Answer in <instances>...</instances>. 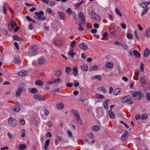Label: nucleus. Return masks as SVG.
Instances as JSON below:
<instances>
[{"mask_svg":"<svg viewBox=\"0 0 150 150\" xmlns=\"http://www.w3.org/2000/svg\"><path fill=\"white\" fill-rule=\"evenodd\" d=\"M35 84L39 86H42L43 85V83L40 80H38L35 81Z\"/></svg>","mask_w":150,"mask_h":150,"instance_id":"e433bc0d","label":"nucleus"},{"mask_svg":"<svg viewBox=\"0 0 150 150\" xmlns=\"http://www.w3.org/2000/svg\"><path fill=\"white\" fill-rule=\"evenodd\" d=\"M140 69L141 70V71L142 72H143L144 71V66L142 63L141 64L140 67Z\"/></svg>","mask_w":150,"mask_h":150,"instance_id":"864d4df0","label":"nucleus"},{"mask_svg":"<svg viewBox=\"0 0 150 150\" xmlns=\"http://www.w3.org/2000/svg\"><path fill=\"white\" fill-rule=\"evenodd\" d=\"M55 83V79H52L50 81L48 82L47 83L48 84H52L54 83Z\"/></svg>","mask_w":150,"mask_h":150,"instance_id":"5fc2aeb1","label":"nucleus"},{"mask_svg":"<svg viewBox=\"0 0 150 150\" xmlns=\"http://www.w3.org/2000/svg\"><path fill=\"white\" fill-rule=\"evenodd\" d=\"M79 47L81 49L84 50H86L88 49V47L86 43L81 42L79 45Z\"/></svg>","mask_w":150,"mask_h":150,"instance_id":"1a4fd4ad","label":"nucleus"},{"mask_svg":"<svg viewBox=\"0 0 150 150\" xmlns=\"http://www.w3.org/2000/svg\"><path fill=\"white\" fill-rule=\"evenodd\" d=\"M10 109L13 111L17 112L21 110L20 108L18 106L12 107Z\"/></svg>","mask_w":150,"mask_h":150,"instance_id":"2eb2a0df","label":"nucleus"},{"mask_svg":"<svg viewBox=\"0 0 150 150\" xmlns=\"http://www.w3.org/2000/svg\"><path fill=\"white\" fill-rule=\"evenodd\" d=\"M3 12L5 14H6V11L7 10V9L5 7L4 5L3 6Z\"/></svg>","mask_w":150,"mask_h":150,"instance_id":"603ef678","label":"nucleus"},{"mask_svg":"<svg viewBox=\"0 0 150 150\" xmlns=\"http://www.w3.org/2000/svg\"><path fill=\"white\" fill-rule=\"evenodd\" d=\"M148 11V8H146L143 10V12L141 14V16H142L143 15L146 14Z\"/></svg>","mask_w":150,"mask_h":150,"instance_id":"09e8293b","label":"nucleus"},{"mask_svg":"<svg viewBox=\"0 0 150 150\" xmlns=\"http://www.w3.org/2000/svg\"><path fill=\"white\" fill-rule=\"evenodd\" d=\"M14 45L15 47H16L18 50H19V47L18 45V44L17 42H14Z\"/></svg>","mask_w":150,"mask_h":150,"instance_id":"680f3d73","label":"nucleus"},{"mask_svg":"<svg viewBox=\"0 0 150 150\" xmlns=\"http://www.w3.org/2000/svg\"><path fill=\"white\" fill-rule=\"evenodd\" d=\"M62 137L60 136H57L55 139V143L56 146L59 143V142H62Z\"/></svg>","mask_w":150,"mask_h":150,"instance_id":"f8f14e48","label":"nucleus"},{"mask_svg":"<svg viewBox=\"0 0 150 150\" xmlns=\"http://www.w3.org/2000/svg\"><path fill=\"white\" fill-rule=\"evenodd\" d=\"M144 56L146 57H147L150 54V50H149L147 48L144 50Z\"/></svg>","mask_w":150,"mask_h":150,"instance_id":"ddd939ff","label":"nucleus"},{"mask_svg":"<svg viewBox=\"0 0 150 150\" xmlns=\"http://www.w3.org/2000/svg\"><path fill=\"white\" fill-rule=\"evenodd\" d=\"M129 93L132 94V96L133 97H135L137 96L139 97L138 100H140V98L142 96V94L140 91H129Z\"/></svg>","mask_w":150,"mask_h":150,"instance_id":"39448f33","label":"nucleus"},{"mask_svg":"<svg viewBox=\"0 0 150 150\" xmlns=\"http://www.w3.org/2000/svg\"><path fill=\"white\" fill-rule=\"evenodd\" d=\"M121 25L122 28L123 29H126V25L125 24H124L123 23H121Z\"/></svg>","mask_w":150,"mask_h":150,"instance_id":"774afa93","label":"nucleus"},{"mask_svg":"<svg viewBox=\"0 0 150 150\" xmlns=\"http://www.w3.org/2000/svg\"><path fill=\"white\" fill-rule=\"evenodd\" d=\"M35 14L37 16V18L34 17L36 19L38 20H41L42 21L44 20L45 19V18L43 15L44 14V12L42 11H41L39 12H35Z\"/></svg>","mask_w":150,"mask_h":150,"instance_id":"f03ea898","label":"nucleus"},{"mask_svg":"<svg viewBox=\"0 0 150 150\" xmlns=\"http://www.w3.org/2000/svg\"><path fill=\"white\" fill-rule=\"evenodd\" d=\"M14 61L15 63L17 64H19L21 62L20 60L19 59L16 58L14 59Z\"/></svg>","mask_w":150,"mask_h":150,"instance_id":"c03bdc74","label":"nucleus"},{"mask_svg":"<svg viewBox=\"0 0 150 150\" xmlns=\"http://www.w3.org/2000/svg\"><path fill=\"white\" fill-rule=\"evenodd\" d=\"M98 67L97 65H94L91 69L90 70L92 71H96L98 69Z\"/></svg>","mask_w":150,"mask_h":150,"instance_id":"ea45409f","label":"nucleus"},{"mask_svg":"<svg viewBox=\"0 0 150 150\" xmlns=\"http://www.w3.org/2000/svg\"><path fill=\"white\" fill-rule=\"evenodd\" d=\"M34 98L38 100L39 101H44L45 99L44 97L42 95L38 94H36L34 95Z\"/></svg>","mask_w":150,"mask_h":150,"instance_id":"0eeeda50","label":"nucleus"},{"mask_svg":"<svg viewBox=\"0 0 150 150\" xmlns=\"http://www.w3.org/2000/svg\"><path fill=\"white\" fill-rule=\"evenodd\" d=\"M81 68L84 71H86L88 70V66L86 64H84L80 66Z\"/></svg>","mask_w":150,"mask_h":150,"instance_id":"412c9836","label":"nucleus"},{"mask_svg":"<svg viewBox=\"0 0 150 150\" xmlns=\"http://www.w3.org/2000/svg\"><path fill=\"white\" fill-rule=\"evenodd\" d=\"M13 38L15 40L20 41H23L24 40L23 39L21 38L18 37L16 35H14L13 36Z\"/></svg>","mask_w":150,"mask_h":150,"instance_id":"6ab92c4d","label":"nucleus"},{"mask_svg":"<svg viewBox=\"0 0 150 150\" xmlns=\"http://www.w3.org/2000/svg\"><path fill=\"white\" fill-rule=\"evenodd\" d=\"M115 11L116 13L120 17H122V14L120 13V10L117 8H115Z\"/></svg>","mask_w":150,"mask_h":150,"instance_id":"f704fd0d","label":"nucleus"},{"mask_svg":"<svg viewBox=\"0 0 150 150\" xmlns=\"http://www.w3.org/2000/svg\"><path fill=\"white\" fill-rule=\"evenodd\" d=\"M127 37L129 39H131L133 38V35L130 34H127Z\"/></svg>","mask_w":150,"mask_h":150,"instance_id":"4d7b16f0","label":"nucleus"},{"mask_svg":"<svg viewBox=\"0 0 150 150\" xmlns=\"http://www.w3.org/2000/svg\"><path fill=\"white\" fill-rule=\"evenodd\" d=\"M128 134V132L127 131H125L124 133L122 136V139H127V135Z\"/></svg>","mask_w":150,"mask_h":150,"instance_id":"a878e982","label":"nucleus"},{"mask_svg":"<svg viewBox=\"0 0 150 150\" xmlns=\"http://www.w3.org/2000/svg\"><path fill=\"white\" fill-rule=\"evenodd\" d=\"M83 1H82L79 3L75 4V6L76 8H79L83 3Z\"/></svg>","mask_w":150,"mask_h":150,"instance_id":"79ce46f5","label":"nucleus"},{"mask_svg":"<svg viewBox=\"0 0 150 150\" xmlns=\"http://www.w3.org/2000/svg\"><path fill=\"white\" fill-rule=\"evenodd\" d=\"M25 136V131L24 129H22L21 131V137L22 138H24Z\"/></svg>","mask_w":150,"mask_h":150,"instance_id":"58836bf2","label":"nucleus"},{"mask_svg":"<svg viewBox=\"0 0 150 150\" xmlns=\"http://www.w3.org/2000/svg\"><path fill=\"white\" fill-rule=\"evenodd\" d=\"M57 14L62 20H65L66 16L64 13L61 11H58L57 12Z\"/></svg>","mask_w":150,"mask_h":150,"instance_id":"9b49d317","label":"nucleus"},{"mask_svg":"<svg viewBox=\"0 0 150 150\" xmlns=\"http://www.w3.org/2000/svg\"><path fill=\"white\" fill-rule=\"evenodd\" d=\"M44 112L46 115H48L49 114V112L47 110L45 109L44 110Z\"/></svg>","mask_w":150,"mask_h":150,"instance_id":"338daca9","label":"nucleus"},{"mask_svg":"<svg viewBox=\"0 0 150 150\" xmlns=\"http://www.w3.org/2000/svg\"><path fill=\"white\" fill-rule=\"evenodd\" d=\"M8 123L11 126H14L16 125V119L12 117H10L9 119Z\"/></svg>","mask_w":150,"mask_h":150,"instance_id":"423d86ee","label":"nucleus"},{"mask_svg":"<svg viewBox=\"0 0 150 150\" xmlns=\"http://www.w3.org/2000/svg\"><path fill=\"white\" fill-rule=\"evenodd\" d=\"M78 17L79 20L76 22V23H78L79 25V27L78 28L79 30L80 31H82L83 30V28L81 26L82 23L85 24V16L83 13L82 12H80L78 15Z\"/></svg>","mask_w":150,"mask_h":150,"instance_id":"f257e3e1","label":"nucleus"},{"mask_svg":"<svg viewBox=\"0 0 150 150\" xmlns=\"http://www.w3.org/2000/svg\"><path fill=\"white\" fill-rule=\"evenodd\" d=\"M71 57H74V55L76 54L74 52H72L70 51L69 52L67 53Z\"/></svg>","mask_w":150,"mask_h":150,"instance_id":"a18cd8bd","label":"nucleus"},{"mask_svg":"<svg viewBox=\"0 0 150 150\" xmlns=\"http://www.w3.org/2000/svg\"><path fill=\"white\" fill-rule=\"evenodd\" d=\"M109 101V100H107L103 103V106L105 108H108V102Z\"/></svg>","mask_w":150,"mask_h":150,"instance_id":"2f4dec72","label":"nucleus"},{"mask_svg":"<svg viewBox=\"0 0 150 150\" xmlns=\"http://www.w3.org/2000/svg\"><path fill=\"white\" fill-rule=\"evenodd\" d=\"M109 114L111 118L114 119L115 116L113 112L111 110H109L108 111Z\"/></svg>","mask_w":150,"mask_h":150,"instance_id":"7c9ffc66","label":"nucleus"},{"mask_svg":"<svg viewBox=\"0 0 150 150\" xmlns=\"http://www.w3.org/2000/svg\"><path fill=\"white\" fill-rule=\"evenodd\" d=\"M76 44V41L75 40H73L71 43V46L72 48H74V46Z\"/></svg>","mask_w":150,"mask_h":150,"instance_id":"de8ad7c7","label":"nucleus"},{"mask_svg":"<svg viewBox=\"0 0 150 150\" xmlns=\"http://www.w3.org/2000/svg\"><path fill=\"white\" fill-rule=\"evenodd\" d=\"M22 91V89L21 88H19L16 93V96L17 97H19L21 94V92Z\"/></svg>","mask_w":150,"mask_h":150,"instance_id":"b1692460","label":"nucleus"},{"mask_svg":"<svg viewBox=\"0 0 150 150\" xmlns=\"http://www.w3.org/2000/svg\"><path fill=\"white\" fill-rule=\"evenodd\" d=\"M37 47L36 45L32 46L30 49L31 51L33 52H35L37 50Z\"/></svg>","mask_w":150,"mask_h":150,"instance_id":"72a5a7b5","label":"nucleus"},{"mask_svg":"<svg viewBox=\"0 0 150 150\" xmlns=\"http://www.w3.org/2000/svg\"><path fill=\"white\" fill-rule=\"evenodd\" d=\"M29 92L32 93H35L37 92V90L35 88H32L31 89Z\"/></svg>","mask_w":150,"mask_h":150,"instance_id":"a19ab883","label":"nucleus"},{"mask_svg":"<svg viewBox=\"0 0 150 150\" xmlns=\"http://www.w3.org/2000/svg\"><path fill=\"white\" fill-rule=\"evenodd\" d=\"M45 61L44 59V58L41 57L38 60V62L39 64H42L45 63Z\"/></svg>","mask_w":150,"mask_h":150,"instance_id":"c756f323","label":"nucleus"},{"mask_svg":"<svg viewBox=\"0 0 150 150\" xmlns=\"http://www.w3.org/2000/svg\"><path fill=\"white\" fill-rule=\"evenodd\" d=\"M121 90L122 89L120 88H117L115 89L113 91V94L115 96L117 95L121 91Z\"/></svg>","mask_w":150,"mask_h":150,"instance_id":"4468645a","label":"nucleus"},{"mask_svg":"<svg viewBox=\"0 0 150 150\" xmlns=\"http://www.w3.org/2000/svg\"><path fill=\"white\" fill-rule=\"evenodd\" d=\"M140 73V71L138 70H135V73L136 74L137 76V78L136 79V80H138V76H139Z\"/></svg>","mask_w":150,"mask_h":150,"instance_id":"37998d69","label":"nucleus"},{"mask_svg":"<svg viewBox=\"0 0 150 150\" xmlns=\"http://www.w3.org/2000/svg\"><path fill=\"white\" fill-rule=\"evenodd\" d=\"M47 124L49 127H51L52 125V124L50 121H48Z\"/></svg>","mask_w":150,"mask_h":150,"instance_id":"e2e57ef3","label":"nucleus"},{"mask_svg":"<svg viewBox=\"0 0 150 150\" xmlns=\"http://www.w3.org/2000/svg\"><path fill=\"white\" fill-rule=\"evenodd\" d=\"M147 115L145 114H144L142 115L141 117V119H142V120H143L144 119H146L147 118Z\"/></svg>","mask_w":150,"mask_h":150,"instance_id":"49530a36","label":"nucleus"},{"mask_svg":"<svg viewBox=\"0 0 150 150\" xmlns=\"http://www.w3.org/2000/svg\"><path fill=\"white\" fill-rule=\"evenodd\" d=\"M87 135L88 137L91 138V139H93V136L92 133L91 132L87 134Z\"/></svg>","mask_w":150,"mask_h":150,"instance_id":"6e6d98bb","label":"nucleus"},{"mask_svg":"<svg viewBox=\"0 0 150 150\" xmlns=\"http://www.w3.org/2000/svg\"><path fill=\"white\" fill-rule=\"evenodd\" d=\"M91 16L92 18L97 21L100 20V17L98 15L94 13H92L91 15Z\"/></svg>","mask_w":150,"mask_h":150,"instance_id":"9d476101","label":"nucleus"},{"mask_svg":"<svg viewBox=\"0 0 150 150\" xmlns=\"http://www.w3.org/2000/svg\"><path fill=\"white\" fill-rule=\"evenodd\" d=\"M146 98L148 100H150V93H148L146 94Z\"/></svg>","mask_w":150,"mask_h":150,"instance_id":"052dcab7","label":"nucleus"},{"mask_svg":"<svg viewBox=\"0 0 150 150\" xmlns=\"http://www.w3.org/2000/svg\"><path fill=\"white\" fill-rule=\"evenodd\" d=\"M26 148V146L24 144H21L19 145V148L20 150H24V149Z\"/></svg>","mask_w":150,"mask_h":150,"instance_id":"c9c22d12","label":"nucleus"},{"mask_svg":"<svg viewBox=\"0 0 150 150\" xmlns=\"http://www.w3.org/2000/svg\"><path fill=\"white\" fill-rule=\"evenodd\" d=\"M73 70L74 75L75 76H77L78 73V71L77 67H74L73 69Z\"/></svg>","mask_w":150,"mask_h":150,"instance_id":"cd10ccee","label":"nucleus"},{"mask_svg":"<svg viewBox=\"0 0 150 150\" xmlns=\"http://www.w3.org/2000/svg\"><path fill=\"white\" fill-rule=\"evenodd\" d=\"M145 34L147 38H150V27L146 30Z\"/></svg>","mask_w":150,"mask_h":150,"instance_id":"393cba45","label":"nucleus"},{"mask_svg":"<svg viewBox=\"0 0 150 150\" xmlns=\"http://www.w3.org/2000/svg\"><path fill=\"white\" fill-rule=\"evenodd\" d=\"M17 25L16 24L12 21L8 25L9 30L10 31H12L13 28L16 26Z\"/></svg>","mask_w":150,"mask_h":150,"instance_id":"6e6552de","label":"nucleus"},{"mask_svg":"<svg viewBox=\"0 0 150 150\" xmlns=\"http://www.w3.org/2000/svg\"><path fill=\"white\" fill-rule=\"evenodd\" d=\"M55 4V2L54 1H51L49 3V5L51 6H53Z\"/></svg>","mask_w":150,"mask_h":150,"instance_id":"69168bd1","label":"nucleus"},{"mask_svg":"<svg viewBox=\"0 0 150 150\" xmlns=\"http://www.w3.org/2000/svg\"><path fill=\"white\" fill-rule=\"evenodd\" d=\"M72 71V69L70 67H66V73L69 74Z\"/></svg>","mask_w":150,"mask_h":150,"instance_id":"bb28decb","label":"nucleus"},{"mask_svg":"<svg viewBox=\"0 0 150 150\" xmlns=\"http://www.w3.org/2000/svg\"><path fill=\"white\" fill-rule=\"evenodd\" d=\"M47 12H48L49 13H52L53 14H54V13L52 12L50 8H47Z\"/></svg>","mask_w":150,"mask_h":150,"instance_id":"13d9d810","label":"nucleus"},{"mask_svg":"<svg viewBox=\"0 0 150 150\" xmlns=\"http://www.w3.org/2000/svg\"><path fill=\"white\" fill-rule=\"evenodd\" d=\"M26 74V72L24 70H21L18 73V75L20 76H23Z\"/></svg>","mask_w":150,"mask_h":150,"instance_id":"5701e85b","label":"nucleus"},{"mask_svg":"<svg viewBox=\"0 0 150 150\" xmlns=\"http://www.w3.org/2000/svg\"><path fill=\"white\" fill-rule=\"evenodd\" d=\"M113 63L110 62H108L105 64V66L107 68L109 69H111L113 67Z\"/></svg>","mask_w":150,"mask_h":150,"instance_id":"a211bd4d","label":"nucleus"},{"mask_svg":"<svg viewBox=\"0 0 150 150\" xmlns=\"http://www.w3.org/2000/svg\"><path fill=\"white\" fill-rule=\"evenodd\" d=\"M140 83L142 86H144L146 83V82L144 78L142 77L140 79Z\"/></svg>","mask_w":150,"mask_h":150,"instance_id":"c85d7f7f","label":"nucleus"},{"mask_svg":"<svg viewBox=\"0 0 150 150\" xmlns=\"http://www.w3.org/2000/svg\"><path fill=\"white\" fill-rule=\"evenodd\" d=\"M67 133L68 135L71 137L72 136V132L70 130H68L67 131Z\"/></svg>","mask_w":150,"mask_h":150,"instance_id":"0e129e2a","label":"nucleus"},{"mask_svg":"<svg viewBox=\"0 0 150 150\" xmlns=\"http://www.w3.org/2000/svg\"><path fill=\"white\" fill-rule=\"evenodd\" d=\"M57 108L58 109H62L64 108V106L63 103L60 102L56 104Z\"/></svg>","mask_w":150,"mask_h":150,"instance_id":"aec40b11","label":"nucleus"},{"mask_svg":"<svg viewBox=\"0 0 150 150\" xmlns=\"http://www.w3.org/2000/svg\"><path fill=\"white\" fill-rule=\"evenodd\" d=\"M96 98L99 99H103L104 98V97L103 95H102L100 94H97L96 95Z\"/></svg>","mask_w":150,"mask_h":150,"instance_id":"4c0bfd02","label":"nucleus"},{"mask_svg":"<svg viewBox=\"0 0 150 150\" xmlns=\"http://www.w3.org/2000/svg\"><path fill=\"white\" fill-rule=\"evenodd\" d=\"M71 112L73 113L74 116L76 118L78 123L81 124L82 123V121L79 115L77 112L74 109H71Z\"/></svg>","mask_w":150,"mask_h":150,"instance_id":"20e7f679","label":"nucleus"},{"mask_svg":"<svg viewBox=\"0 0 150 150\" xmlns=\"http://www.w3.org/2000/svg\"><path fill=\"white\" fill-rule=\"evenodd\" d=\"M56 44L57 45H61L62 44V42L61 40L57 41L56 42Z\"/></svg>","mask_w":150,"mask_h":150,"instance_id":"bf43d9fd","label":"nucleus"},{"mask_svg":"<svg viewBox=\"0 0 150 150\" xmlns=\"http://www.w3.org/2000/svg\"><path fill=\"white\" fill-rule=\"evenodd\" d=\"M50 142V140L49 139H47L45 142L44 145L48 146Z\"/></svg>","mask_w":150,"mask_h":150,"instance_id":"3c124183","label":"nucleus"},{"mask_svg":"<svg viewBox=\"0 0 150 150\" xmlns=\"http://www.w3.org/2000/svg\"><path fill=\"white\" fill-rule=\"evenodd\" d=\"M62 73V71L60 70H59L55 71V75L57 77H59L61 75Z\"/></svg>","mask_w":150,"mask_h":150,"instance_id":"473e14b6","label":"nucleus"},{"mask_svg":"<svg viewBox=\"0 0 150 150\" xmlns=\"http://www.w3.org/2000/svg\"><path fill=\"white\" fill-rule=\"evenodd\" d=\"M91 79H97L99 81H101L102 79V78L100 75H96L92 76L91 78Z\"/></svg>","mask_w":150,"mask_h":150,"instance_id":"f3484780","label":"nucleus"},{"mask_svg":"<svg viewBox=\"0 0 150 150\" xmlns=\"http://www.w3.org/2000/svg\"><path fill=\"white\" fill-rule=\"evenodd\" d=\"M101 128V127L98 125H96L93 126L92 128V130L94 131H99Z\"/></svg>","mask_w":150,"mask_h":150,"instance_id":"dca6fc26","label":"nucleus"},{"mask_svg":"<svg viewBox=\"0 0 150 150\" xmlns=\"http://www.w3.org/2000/svg\"><path fill=\"white\" fill-rule=\"evenodd\" d=\"M20 122L22 125H24L25 124V121L23 119H22L21 120Z\"/></svg>","mask_w":150,"mask_h":150,"instance_id":"8fccbe9b","label":"nucleus"},{"mask_svg":"<svg viewBox=\"0 0 150 150\" xmlns=\"http://www.w3.org/2000/svg\"><path fill=\"white\" fill-rule=\"evenodd\" d=\"M133 54L134 56L137 57L139 58L140 57V55L139 53L136 50H134L133 51Z\"/></svg>","mask_w":150,"mask_h":150,"instance_id":"4be33fe9","label":"nucleus"},{"mask_svg":"<svg viewBox=\"0 0 150 150\" xmlns=\"http://www.w3.org/2000/svg\"><path fill=\"white\" fill-rule=\"evenodd\" d=\"M132 99V97L130 95H127L126 96L121 99V101L122 103H127L130 102L129 103V104H132L133 102L132 101H130Z\"/></svg>","mask_w":150,"mask_h":150,"instance_id":"7ed1b4c3","label":"nucleus"}]
</instances>
